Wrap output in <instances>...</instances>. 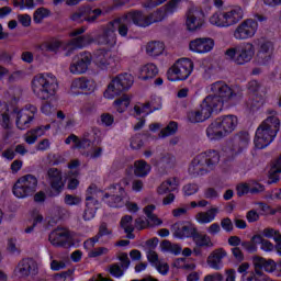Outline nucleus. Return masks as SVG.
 I'll list each match as a JSON object with an SVG mask.
<instances>
[{
  "instance_id": "4468645a",
  "label": "nucleus",
  "mask_w": 281,
  "mask_h": 281,
  "mask_svg": "<svg viewBox=\"0 0 281 281\" xmlns=\"http://www.w3.org/2000/svg\"><path fill=\"white\" fill-rule=\"evenodd\" d=\"M98 187L95 184H90L86 191V209L83 211V221H92L95 218L98 212Z\"/></svg>"
},
{
  "instance_id": "a18cd8bd",
  "label": "nucleus",
  "mask_w": 281,
  "mask_h": 281,
  "mask_svg": "<svg viewBox=\"0 0 281 281\" xmlns=\"http://www.w3.org/2000/svg\"><path fill=\"white\" fill-rule=\"evenodd\" d=\"M60 47H63V42L60 40H55L50 43H44L41 45V49H45V52H53L54 54H58Z\"/></svg>"
},
{
  "instance_id": "37998d69",
  "label": "nucleus",
  "mask_w": 281,
  "mask_h": 281,
  "mask_svg": "<svg viewBox=\"0 0 281 281\" xmlns=\"http://www.w3.org/2000/svg\"><path fill=\"white\" fill-rule=\"evenodd\" d=\"M52 16V11L45 8H38L33 14V21L36 24L43 23L44 19Z\"/></svg>"
},
{
  "instance_id": "6e6552de",
  "label": "nucleus",
  "mask_w": 281,
  "mask_h": 281,
  "mask_svg": "<svg viewBox=\"0 0 281 281\" xmlns=\"http://www.w3.org/2000/svg\"><path fill=\"white\" fill-rule=\"evenodd\" d=\"M135 82L131 74L124 72L116 75L108 86V89L104 91V98L108 100H113L117 95H122L124 91H128L133 83Z\"/></svg>"
},
{
  "instance_id": "4d7b16f0",
  "label": "nucleus",
  "mask_w": 281,
  "mask_h": 281,
  "mask_svg": "<svg viewBox=\"0 0 281 281\" xmlns=\"http://www.w3.org/2000/svg\"><path fill=\"white\" fill-rule=\"evenodd\" d=\"M12 60H14V56H12V54L4 49L0 50V63L2 65H12Z\"/></svg>"
},
{
  "instance_id": "09e8293b",
  "label": "nucleus",
  "mask_w": 281,
  "mask_h": 281,
  "mask_svg": "<svg viewBox=\"0 0 281 281\" xmlns=\"http://www.w3.org/2000/svg\"><path fill=\"white\" fill-rule=\"evenodd\" d=\"M14 8H20L21 11L23 10H34L36 5H38V2L34 1H13Z\"/></svg>"
},
{
  "instance_id": "69168bd1",
  "label": "nucleus",
  "mask_w": 281,
  "mask_h": 281,
  "mask_svg": "<svg viewBox=\"0 0 281 281\" xmlns=\"http://www.w3.org/2000/svg\"><path fill=\"white\" fill-rule=\"evenodd\" d=\"M121 228L126 231L127 227H134L133 226V216L132 215H125L121 218L120 222Z\"/></svg>"
},
{
  "instance_id": "f8f14e48",
  "label": "nucleus",
  "mask_w": 281,
  "mask_h": 281,
  "mask_svg": "<svg viewBox=\"0 0 281 281\" xmlns=\"http://www.w3.org/2000/svg\"><path fill=\"white\" fill-rule=\"evenodd\" d=\"M110 193H104L103 201L109 205V207H124V196H126V190L120 183L112 184L110 188Z\"/></svg>"
},
{
  "instance_id": "49530a36",
  "label": "nucleus",
  "mask_w": 281,
  "mask_h": 281,
  "mask_svg": "<svg viewBox=\"0 0 281 281\" xmlns=\"http://www.w3.org/2000/svg\"><path fill=\"white\" fill-rule=\"evenodd\" d=\"M179 131V124L175 121H170L169 124L160 131V137H170Z\"/></svg>"
},
{
  "instance_id": "412c9836",
  "label": "nucleus",
  "mask_w": 281,
  "mask_h": 281,
  "mask_svg": "<svg viewBox=\"0 0 281 281\" xmlns=\"http://www.w3.org/2000/svg\"><path fill=\"white\" fill-rule=\"evenodd\" d=\"M186 25L188 32H196L205 25V12L203 10L189 9L187 12Z\"/></svg>"
},
{
  "instance_id": "e2e57ef3",
  "label": "nucleus",
  "mask_w": 281,
  "mask_h": 281,
  "mask_svg": "<svg viewBox=\"0 0 281 281\" xmlns=\"http://www.w3.org/2000/svg\"><path fill=\"white\" fill-rule=\"evenodd\" d=\"M109 254V248L106 247H99L89 251V258H100V256H104Z\"/></svg>"
},
{
  "instance_id": "2eb2a0df",
  "label": "nucleus",
  "mask_w": 281,
  "mask_h": 281,
  "mask_svg": "<svg viewBox=\"0 0 281 281\" xmlns=\"http://www.w3.org/2000/svg\"><path fill=\"white\" fill-rule=\"evenodd\" d=\"M258 245H261L260 249L262 251H273V243L268 239H263L262 235H254L250 240H244L241 243V247L247 251V254H256V251H258Z\"/></svg>"
},
{
  "instance_id": "0e129e2a",
  "label": "nucleus",
  "mask_w": 281,
  "mask_h": 281,
  "mask_svg": "<svg viewBox=\"0 0 281 281\" xmlns=\"http://www.w3.org/2000/svg\"><path fill=\"white\" fill-rule=\"evenodd\" d=\"M100 122L102 126H113V122H115V117H113V114L103 113L100 116Z\"/></svg>"
},
{
  "instance_id": "2f4dec72",
  "label": "nucleus",
  "mask_w": 281,
  "mask_h": 281,
  "mask_svg": "<svg viewBox=\"0 0 281 281\" xmlns=\"http://www.w3.org/2000/svg\"><path fill=\"white\" fill-rule=\"evenodd\" d=\"M191 240H193L195 247H202L204 249H212V247H214L212 237H210L207 234L201 233L199 229L195 231V234Z\"/></svg>"
},
{
  "instance_id": "ddd939ff",
  "label": "nucleus",
  "mask_w": 281,
  "mask_h": 281,
  "mask_svg": "<svg viewBox=\"0 0 281 281\" xmlns=\"http://www.w3.org/2000/svg\"><path fill=\"white\" fill-rule=\"evenodd\" d=\"M198 229L195 224L188 221L176 222L171 226L172 236L176 240H192Z\"/></svg>"
},
{
  "instance_id": "e433bc0d",
  "label": "nucleus",
  "mask_w": 281,
  "mask_h": 281,
  "mask_svg": "<svg viewBox=\"0 0 281 281\" xmlns=\"http://www.w3.org/2000/svg\"><path fill=\"white\" fill-rule=\"evenodd\" d=\"M0 125L10 128V105L5 101H0Z\"/></svg>"
},
{
  "instance_id": "a19ab883",
  "label": "nucleus",
  "mask_w": 281,
  "mask_h": 281,
  "mask_svg": "<svg viewBox=\"0 0 281 281\" xmlns=\"http://www.w3.org/2000/svg\"><path fill=\"white\" fill-rule=\"evenodd\" d=\"M131 105V97L127 94H124L123 97H120L119 99L114 100V106L119 113H124Z\"/></svg>"
},
{
  "instance_id": "aec40b11",
  "label": "nucleus",
  "mask_w": 281,
  "mask_h": 281,
  "mask_svg": "<svg viewBox=\"0 0 281 281\" xmlns=\"http://www.w3.org/2000/svg\"><path fill=\"white\" fill-rule=\"evenodd\" d=\"M38 274V263L34 258H23L15 268V276L20 279Z\"/></svg>"
},
{
  "instance_id": "72a5a7b5",
  "label": "nucleus",
  "mask_w": 281,
  "mask_h": 281,
  "mask_svg": "<svg viewBox=\"0 0 281 281\" xmlns=\"http://www.w3.org/2000/svg\"><path fill=\"white\" fill-rule=\"evenodd\" d=\"M151 170H153V167L150 166V164H147L146 160L139 159L134 161L135 177H139L140 179H144V177H148V175H150Z\"/></svg>"
},
{
  "instance_id": "8fccbe9b",
  "label": "nucleus",
  "mask_w": 281,
  "mask_h": 281,
  "mask_svg": "<svg viewBox=\"0 0 281 281\" xmlns=\"http://www.w3.org/2000/svg\"><path fill=\"white\" fill-rule=\"evenodd\" d=\"M257 205L261 211V216H276V211L267 202H257Z\"/></svg>"
},
{
  "instance_id": "393cba45",
  "label": "nucleus",
  "mask_w": 281,
  "mask_h": 281,
  "mask_svg": "<svg viewBox=\"0 0 281 281\" xmlns=\"http://www.w3.org/2000/svg\"><path fill=\"white\" fill-rule=\"evenodd\" d=\"M273 44L270 41L262 42L257 53L258 65L267 66L273 60Z\"/></svg>"
},
{
  "instance_id": "774afa93",
  "label": "nucleus",
  "mask_w": 281,
  "mask_h": 281,
  "mask_svg": "<svg viewBox=\"0 0 281 281\" xmlns=\"http://www.w3.org/2000/svg\"><path fill=\"white\" fill-rule=\"evenodd\" d=\"M249 184L239 183L236 187L237 196H245V194H249Z\"/></svg>"
},
{
  "instance_id": "5fc2aeb1",
  "label": "nucleus",
  "mask_w": 281,
  "mask_h": 281,
  "mask_svg": "<svg viewBox=\"0 0 281 281\" xmlns=\"http://www.w3.org/2000/svg\"><path fill=\"white\" fill-rule=\"evenodd\" d=\"M120 267L124 269V271H128V267H131V259H128V254L121 252L119 256Z\"/></svg>"
},
{
  "instance_id": "c85d7f7f",
  "label": "nucleus",
  "mask_w": 281,
  "mask_h": 281,
  "mask_svg": "<svg viewBox=\"0 0 281 281\" xmlns=\"http://www.w3.org/2000/svg\"><path fill=\"white\" fill-rule=\"evenodd\" d=\"M225 256H227V251H225V249H215L211 256L207 257L209 267L215 271H221V269H223V258H225Z\"/></svg>"
},
{
  "instance_id": "052dcab7",
  "label": "nucleus",
  "mask_w": 281,
  "mask_h": 281,
  "mask_svg": "<svg viewBox=\"0 0 281 281\" xmlns=\"http://www.w3.org/2000/svg\"><path fill=\"white\" fill-rule=\"evenodd\" d=\"M154 267L160 276H168L170 272V265H168V262L158 261Z\"/></svg>"
},
{
  "instance_id": "6ab92c4d",
  "label": "nucleus",
  "mask_w": 281,
  "mask_h": 281,
  "mask_svg": "<svg viewBox=\"0 0 281 281\" xmlns=\"http://www.w3.org/2000/svg\"><path fill=\"white\" fill-rule=\"evenodd\" d=\"M256 32H258V22L252 19H247L237 26L234 32V37L237 41H247V38L256 36Z\"/></svg>"
},
{
  "instance_id": "6e6d98bb",
  "label": "nucleus",
  "mask_w": 281,
  "mask_h": 281,
  "mask_svg": "<svg viewBox=\"0 0 281 281\" xmlns=\"http://www.w3.org/2000/svg\"><path fill=\"white\" fill-rule=\"evenodd\" d=\"M155 210V204H149L145 206L144 214L147 216L149 221H159V223H161V220L157 218V215L154 214Z\"/></svg>"
},
{
  "instance_id": "7c9ffc66",
  "label": "nucleus",
  "mask_w": 281,
  "mask_h": 281,
  "mask_svg": "<svg viewBox=\"0 0 281 281\" xmlns=\"http://www.w3.org/2000/svg\"><path fill=\"white\" fill-rule=\"evenodd\" d=\"M255 269H260L267 273H274L277 262L273 259H266L265 257H254Z\"/></svg>"
},
{
  "instance_id": "20e7f679",
  "label": "nucleus",
  "mask_w": 281,
  "mask_h": 281,
  "mask_svg": "<svg viewBox=\"0 0 281 281\" xmlns=\"http://www.w3.org/2000/svg\"><path fill=\"white\" fill-rule=\"evenodd\" d=\"M221 161V154L216 149H209L195 156L189 166V175L191 177H203L210 170H214Z\"/></svg>"
},
{
  "instance_id": "7ed1b4c3",
  "label": "nucleus",
  "mask_w": 281,
  "mask_h": 281,
  "mask_svg": "<svg viewBox=\"0 0 281 281\" xmlns=\"http://www.w3.org/2000/svg\"><path fill=\"white\" fill-rule=\"evenodd\" d=\"M179 1H169L165 7H161L154 11L148 16L144 15L142 11H130L127 13L128 19L138 27H148L153 23H161L164 19L175 14L179 10Z\"/></svg>"
},
{
  "instance_id": "3c124183",
  "label": "nucleus",
  "mask_w": 281,
  "mask_h": 281,
  "mask_svg": "<svg viewBox=\"0 0 281 281\" xmlns=\"http://www.w3.org/2000/svg\"><path fill=\"white\" fill-rule=\"evenodd\" d=\"M49 128H52V125H49V124L40 125L37 127L31 128L30 135H36L37 137H43V135H45V133H47V131H49Z\"/></svg>"
},
{
  "instance_id": "f3484780",
  "label": "nucleus",
  "mask_w": 281,
  "mask_h": 281,
  "mask_svg": "<svg viewBox=\"0 0 281 281\" xmlns=\"http://www.w3.org/2000/svg\"><path fill=\"white\" fill-rule=\"evenodd\" d=\"M48 179L50 181V189L47 191V196L54 199L60 196L65 183L63 182V172L57 168L48 169Z\"/></svg>"
},
{
  "instance_id": "4c0bfd02",
  "label": "nucleus",
  "mask_w": 281,
  "mask_h": 281,
  "mask_svg": "<svg viewBox=\"0 0 281 281\" xmlns=\"http://www.w3.org/2000/svg\"><path fill=\"white\" fill-rule=\"evenodd\" d=\"M177 188H179V179L170 178L158 187V194H168V192H175Z\"/></svg>"
},
{
  "instance_id": "f03ea898",
  "label": "nucleus",
  "mask_w": 281,
  "mask_h": 281,
  "mask_svg": "<svg viewBox=\"0 0 281 281\" xmlns=\"http://www.w3.org/2000/svg\"><path fill=\"white\" fill-rule=\"evenodd\" d=\"M268 117L262 121L258 126L255 134V148L262 150L273 143V139L278 137L280 133V117H278V112L276 110H268Z\"/></svg>"
},
{
  "instance_id": "bf43d9fd",
  "label": "nucleus",
  "mask_w": 281,
  "mask_h": 281,
  "mask_svg": "<svg viewBox=\"0 0 281 281\" xmlns=\"http://www.w3.org/2000/svg\"><path fill=\"white\" fill-rule=\"evenodd\" d=\"M89 43L87 36H78L71 41L72 47H77V49H82Z\"/></svg>"
},
{
  "instance_id": "473e14b6",
  "label": "nucleus",
  "mask_w": 281,
  "mask_h": 281,
  "mask_svg": "<svg viewBox=\"0 0 281 281\" xmlns=\"http://www.w3.org/2000/svg\"><path fill=\"white\" fill-rule=\"evenodd\" d=\"M218 207H211L206 212H200L195 215V220L200 225L212 223L218 215Z\"/></svg>"
},
{
  "instance_id": "423d86ee",
  "label": "nucleus",
  "mask_w": 281,
  "mask_h": 281,
  "mask_svg": "<svg viewBox=\"0 0 281 281\" xmlns=\"http://www.w3.org/2000/svg\"><path fill=\"white\" fill-rule=\"evenodd\" d=\"M32 91L38 100H49L58 91V81L56 76L44 72L36 75L32 80Z\"/></svg>"
},
{
  "instance_id": "bb28decb",
  "label": "nucleus",
  "mask_w": 281,
  "mask_h": 281,
  "mask_svg": "<svg viewBox=\"0 0 281 281\" xmlns=\"http://www.w3.org/2000/svg\"><path fill=\"white\" fill-rule=\"evenodd\" d=\"M94 43L98 45H108V47H115L117 43L115 31L111 29L103 30L102 33L94 36Z\"/></svg>"
},
{
  "instance_id": "de8ad7c7",
  "label": "nucleus",
  "mask_w": 281,
  "mask_h": 281,
  "mask_svg": "<svg viewBox=\"0 0 281 281\" xmlns=\"http://www.w3.org/2000/svg\"><path fill=\"white\" fill-rule=\"evenodd\" d=\"M142 137H143V134H136L132 136L130 142V146L132 150H139V148L144 146V139Z\"/></svg>"
},
{
  "instance_id": "9d476101",
  "label": "nucleus",
  "mask_w": 281,
  "mask_h": 281,
  "mask_svg": "<svg viewBox=\"0 0 281 281\" xmlns=\"http://www.w3.org/2000/svg\"><path fill=\"white\" fill-rule=\"evenodd\" d=\"M36 188H38V179L34 175L27 173L16 180L12 193L16 199H27L36 192Z\"/></svg>"
},
{
  "instance_id": "dca6fc26",
  "label": "nucleus",
  "mask_w": 281,
  "mask_h": 281,
  "mask_svg": "<svg viewBox=\"0 0 281 281\" xmlns=\"http://www.w3.org/2000/svg\"><path fill=\"white\" fill-rule=\"evenodd\" d=\"M92 60L93 56L89 52L79 53L70 64V74H74L75 76L87 74Z\"/></svg>"
},
{
  "instance_id": "c9c22d12",
  "label": "nucleus",
  "mask_w": 281,
  "mask_h": 281,
  "mask_svg": "<svg viewBox=\"0 0 281 281\" xmlns=\"http://www.w3.org/2000/svg\"><path fill=\"white\" fill-rule=\"evenodd\" d=\"M155 111H161V103H159L158 106H153L150 102L134 106V113L136 115H144L145 117L150 115V113H155Z\"/></svg>"
},
{
  "instance_id": "f704fd0d",
  "label": "nucleus",
  "mask_w": 281,
  "mask_h": 281,
  "mask_svg": "<svg viewBox=\"0 0 281 281\" xmlns=\"http://www.w3.org/2000/svg\"><path fill=\"white\" fill-rule=\"evenodd\" d=\"M159 74V68L155 64H146L139 69L138 78L140 80H151Z\"/></svg>"
},
{
  "instance_id": "864d4df0",
  "label": "nucleus",
  "mask_w": 281,
  "mask_h": 281,
  "mask_svg": "<svg viewBox=\"0 0 281 281\" xmlns=\"http://www.w3.org/2000/svg\"><path fill=\"white\" fill-rule=\"evenodd\" d=\"M91 146V140L89 138H79L77 136V140L75 142V145L72 146L74 149L82 150L85 148H89Z\"/></svg>"
},
{
  "instance_id": "5701e85b",
  "label": "nucleus",
  "mask_w": 281,
  "mask_h": 281,
  "mask_svg": "<svg viewBox=\"0 0 281 281\" xmlns=\"http://www.w3.org/2000/svg\"><path fill=\"white\" fill-rule=\"evenodd\" d=\"M249 132H239L228 142L233 157L240 155L249 146Z\"/></svg>"
},
{
  "instance_id": "338daca9",
  "label": "nucleus",
  "mask_w": 281,
  "mask_h": 281,
  "mask_svg": "<svg viewBox=\"0 0 281 281\" xmlns=\"http://www.w3.org/2000/svg\"><path fill=\"white\" fill-rule=\"evenodd\" d=\"M246 220L248 223H258L260 221V214L256 210H250L246 213Z\"/></svg>"
},
{
  "instance_id": "79ce46f5",
  "label": "nucleus",
  "mask_w": 281,
  "mask_h": 281,
  "mask_svg": "<svg viewBox=\"0 0 281 281\" xmlns=\"http://www.w3.org/2000/svg\"><path fill=\"white\" fill-rule=\"evenodd\" d=\"M271 170L273 173H270V176H269L270 183H278L280 181L279 175L281 173V155L272 165Z\"/></svg>"
},
{
  "instance_id": "b1692460",
  "label": "nucleus",
  "mask_w": 281,
  "mask_h": 281,
  "mask_svg": "<svg viewBox=\"0 0 281 281\" xmlns=\"http://www.w3.org/2000/svg\"><path fill=\"white\" fill-rule=\"evenodd\" d=\"M48 240L53 247L67 249V247L71 246V234L63 228H56L49 234Z\"/></svg>"
},
{
  "instance_id": "c756f323",
  "label": "nucleus",
  "mask_w": 281,
  "mask_h": 281,
  "mask_svg": "<svg viewBox=\"0 0 281 281\" xmlns=\"http://www.w3.org/2000/svg\"><path fill=\"white\" fill-rule=\"evenodd\" d=\"M226 15V23L228 27H232V25H236V23H240L243 21V18L245 16V11L241 7H234L229 11L224 12Z\"/></svg>"
},
{
  "instance_id": "58836bf2",
  "label": "nucleus",
  "mask_w": 281,
  "mask_h": 281,
  "mask_svg": "<svg viewBox=\"0 0 281 281\" xmlns=\"http://www.w3.org/2000/svg\"><path fill=\"white\" fill-rule=\"evenodd\" d=\"M164 49L165 45L162 42H149L146 46V53L155 58H157V56H161V54H164Z\"/></svg>"
},
{
  "instance_id": "680f3d73",
  "label": "nucleus",
  "mask_w": 281,
  "mask_h": 281,
  "mask_svg": "<svg viewBox=\"0 0 281 281\" xmlns=\"http://www.w3.org/2000/svg\"><path fill=\"white\" fill-rule=\"evenodd\" d=\"M81 201L82 200L79 196L72 194H66L64 198L65 204L69 206L80 205Z\"/></svg>"
},
{
  "instance_id": "13d9d810",
  "label": "nucleus",
  "mask_w": 281,
  "mask_h": 281,
  "mask_svg": "<svg viewBox=\"0 0 281 281\" xmlns=\"http://www.w3.org/2000/svg\"><path fill=\"white\" fill-rule=\"evenodd\" d=\"M112 235H113V231L109 229V227L106 226V223H102L99 226V232L94 236L100 240V238L104 236H112Z\"/></svg>"
},
{
  "instance_id": "a211bd4d",
  "label": "nucleus",
  "mask_w": 281,
  "mask_h": 281,
  "mask_svg": "<svg viewBox=\"0 0 281 281\" xmlns=\"http://www.w3.org/2000/svg\"><path fill=\"white\" fill-rule=\"evenodd\" d=\"M70 89L75 95H80V93L91 95L98 89V85L93 79L79 77L72 81Z\"/></svg>"
},
{
  "instance_id": "a878e982",
  "label": "nucleus",
  "mask_w": 281,
  "mask_h": 281,
  "mask_svg": "<svg viewBox=\"0 0 281 281\" xmlns=\"http://www.w3.org/2000/svg\"><path fill=\"white\" fill-rule=\"evenodd\" d=\"M189 49L195 54H207L214 49V40L210 37H199L190 42Z\"/></svg>"
},
{
  "instance_id": "cd10ccee",
  "label": "nucleus",
  "mask_w": 281,
  "mask_h": 281,
  "mask_svg": "<svg viewBox=\"0 0 281 281\" xmlns=\"http://www.w3.org/2000/svg\"><path fill=\"white\" fill-rule=\"evenodd\" d=\"M112 60L111 50L106 48H100L95 50L94 63L99 69H102L103 71L109 69V65H111Z\"/></svg>"
},
{
  "instance_id": "4be33fe9",
  "label": "nucleus",
  "mask_w": 281,
  "mask_h": 281,
  "mask_svg": "<svg viewBox=\"0 0 281 281\" xmlns=\"http://www.w3.org/2000/svg\"><path fill=\"white\" fill-rule=\"evenodd\" d=\"M102 15V9H92L91 7H83L78 12H75L70 15V20L77 23H94L98 16Z\"/></svg>"
},
{
  "instance_id": "ea45409f",
  "label": "nucleus",
  "mask_w": 281,
  "mask_h": 281,
  "mask_svg": "<svg viewBox=\"0 0 281 281\" xmlns=\"http://www.w3.org/2000/svg\"><path fill=\"white\" fill-rule=\"evenodd\" d=\"M210 23L211 25H215V27H228L227 24V18L225 15V12H215L211 18H210Z\"/></svg>"
},
{
  "instance_id": "f257e3e1",
  "label": "nucleus",
  "mask_w": 281,
  "mask_h": 281,
  "mask_svg": "<svg viewBox=\"0 0 281 281\" xmlns=\"http://www.w3.org/2000/svg\"><path fill=\"white\" fill-rule=\"evenodd\" d=\"M213 94H209L200 104V110L187 113V120L191 124H201L210 120L213 113H221L225 102H229L236 95L234 90L225 81H216L211 85Z\"/></svg>"
},
{
  "instance_id": "603ef678",
  "label": "nucleus",
  "mask_w": 281,
  "mask_h": 281,
  "mask_svg": "<svg viewBox=\"0 0 281 281\" xmlns=\"http://www.w3.org/2000/svg\"><path fill=\"white\" fill-rule=\"evenodd\" d=\"M182 192L184 196H192L199 192V184L196 183H188L182 188Z\"/></svg>"
},
{
  "instance_id": "0eeeda50",
  "label": "nucleus",
  "mask_w": 281,
  "mask_h": 281,
  "mask_svg": "<svg viewBox=\"0 0 281 281\" xmlns=\"http://www.w3.org/2000/svg\"><path fill=\"white\" fill-rule=\"evenodd\" d=\"M38 113V108L36 105L27 104L25 109L19 110V108H14L13 111L9 110V120L11 117H15V126L20 131H27L32 126V122H34L35 115ZM11 122L9 121L10 128Z\"/></svg>"
},
{
  "instance_id": "c03bdc74",
  "label": "nucleus",
  "mask_w": 281,
  "mask_h": 281,
  "mask_svg": "<svg viewBox=\"0 0 281 281\" xmlns=\"http://www.w3.org/2000/svg\"><path fill=\"white\" fill-rule=\"evenodd\" d=\"M108 271L112 278H116L120 280V278L124 277V273H126V270L124 268L120 267V263H112L108 267Z\"/></svg>"
},
{
  "instance_id": "39448f33",
  "label": "nucleus",
  "mask_w": 281,
  "mask_h": 281,
  "mask_svg": "<svg viewBox=\"0 0 281 281\" xmlns=\"http://www.w3.org/2000/svg\"><path fill=\"white\" fill-rule=\"evenodd\" d=\"M236 126H238V117L236 115L220 116L206 127V137L210 142H221V139L234 133Z\"/></svg>"
},
{
  "instance_id": "1a4fd4ad",
  "label": "nucleus",
  "mask_w": 281,
  "mask_h": 281,
  "mask_svg": "<svg viewBox=\"0 0 281 281\" xmlns=\"http://www.w3.org/2000/svg\"><path fill=\"white\" fill-rule=\"evenodd\" d=\"M194 71V61L190 58L178 59L167 71V78L170 82L188 80Z\"/></svg>"
},
{
  "instance_id": "9b49d317",
  "label": "nucleus",
  "mask_w": 281,
  "mask_h": 281,
  "mask_svg": "<svg viewBox=\"0 0 281 281\" xmlns=\"http://www.w3.org/2000/svg\"><path fill=\"white\" fill-rule=\"evenodd\" d=\"M254 54H256V48L251 43L239 44L228 48L225 53L236 65H247V63H250L251 58H254Z\"/></svg>"
}]
</instances>
